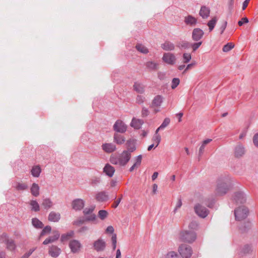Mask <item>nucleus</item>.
Returning a JSON list of instances; mask_svg holds the SVG:
<instances>
[{"label": "nucleus", "mask_w": 258, "mask_h": 258, "mask_svg": "<svg viewBox=\"0 0 258 258\" xmlns=\"http://www.w3.org/2000/svg\"><path fill=\"white\" fill-rule=\"evenodd\" d=\"M232 180L228 178L219 179L217 182L215 189V194L217 196H222L229 192L232 188Z\"/></svg>", "instance_id": "1"}, {"label": "nucleus", "mask_w": 258, "mask_h": 258, "mask_svg": "<svg viewBox=\"0 0 258 258\" xmlns=\"http://www.w3.org/2000/svg\"><path fill=\"white\" fill-rule=\"evenodd\" d=\"M131 157L132 155L129 152L124 150L117 155L111 156L110 161L113 164L125 166L130 160Z\"/></svg>", "instance_id": "2"}, {"label": "nucleus", "mask_w": 258, "mask_h": 258, "mask_svg": "<svg viewBox=\"0 0 258 258\" xmlns=\"http://www.w3.org/2000/svg\"><path fill=\"white\" fill-rule=\"evenodd\" d=\"M195 213L199 217L202 218H206L209 214V210L203 205L202 203H196L194 207Z\"/></svg>", "instance_id": "3"}, {"label": "nucleus", "mask_w": 258, "mask_h": 258, "mask_svg": "<svg viewBox=\"0 0 258 258\" xmlns=\"http://www.w3.org/2000/svg\"><path fill=\"white\" fill-rule=\"evenodd\" d=\"M178 238L181 241L191 243L195 240L196 234L194 232L184 230L179 233Z\"/></svg>", "instance_id": "4"}, {"label": "nucleus", "mask_w": 258, "mask_h": 258, "mask_svg": "<svg viewBox=\"0 0 258 258\" xmlns=\"http://www.w3.org/2000/svg\"><path fill=\"white\" fill-rule=\"evenodd\" d=\"M248 213L247 207L244 206H239L235 210V219L238 221L244 220L247 217Z\"/></svg>", "instance_id": "5"}, {"label": "nucleus", "mask_w": 258, "mask_h": 258, "mask_svg": "<svg viewBox=\"0 0 258 258\" xmlns=\"http://www.w3.org/2000/svg\"><path fill=\"white\" fill-rule=\"evenodd\" d=\"M178 251L183 258H189L192 253L191 247L187 244H181L178 248Z\"/></svg>", "instance_id": "6"}, {"label": "nucleus", "mask_w": 258, "mask_h": 258, "mask_svg": "<svg viewBox=\"0 0 258 258\" xmlns=\"http://www.w3.org/2000/svg\"><path fill=\"white\" fill-rule=\"evenodd\" d=\"M163 97L160 95L155 96L152 100L151 107L153 109L155 113L160 111V107L163 102Z\"/></svg>", "instance_id": "7"}, {"label": "nucleus", "mask_w": 258, "mask_h": 258, "mask_svg": "<svg viewBox=\"0 0 258 258\" xmlns=\"http://www.w3.org/2000/svg\"><path fill=\"white\" fill-rule=\"evenodd\" d=\"M162 60L164 62L172 66L176 63V58L174 53L165 52L163 55Z\"/></svg>", "instance_id": "8"}, {"label": "nucleus", "mask_w": 258, "mask_h": 258, "mask_svg": "<svg viewBox=\"0 0 258 258\" xmlns=\"http://www.w3.org/2000/svg\"><path fill=\"white\" fill-rule=\"evenodd\" d=\"M233 200L237 204H243L246 201V196L242 191H238L234 194Z\"/></svg>", "instance_id": "9"}, {"label": "nucleus", "mask_w": 258, "mask_h": 258, "mask_svg": "<svg viewBox=\"0 0 258 258\" xmlns=\"http://www.w3.org/2000/svg\"><path fill=\"white\" fill-rule=\"evenodd\" d=\"M69 247L73 253L79 252L81 248V243L77 240H72L70 241Z\"/></svg>", "instance_id": "10"}, {"label": "nucleus", "mask_w": 258, "mask_h": 258, "mask_svg": "<svg viewBox=\"0 0 258 258\" xmlns=\"http://www.w3.org/2000/svg\"><path fill=\"white\" fill-rule=\"evenodd\" d=\"M126 125L120 120H117L113 125L114 130L119 133H124L126 131Z\"/></svg>", "instance_id": "11"}, {"label": "nucleus", "mask_w": 258, "mask_h": 258, "mask_svg": "<svg viewBox=\"0 0 258 258\" xmlns=\"http://www.w3.org/2000/svg\"><path fill=\"white\" fill-rule=\"evenodd\" d=\"M106 247L105 242L102 239H98L93 243L94 249L97 251H101L104 250Z\"/></svg>", "instance_id": "12"}, {"label": "nucleus", "mask_w": 258, "mask_h": 258, "mask_svg": "<svg viewBox=\"0 0 258 258\" xmlns=\"http://www.w3.org/2000/svg\"><path fill=\"white\" fill-rule=\"evenodd\" d=\"M94 210V207L86 208L84 209L83 212L87 220L93 221L96 219V215L94 214H92Z\"/></svg>", "instance_id": "13"}, {"label": "nucleus", "mask_w": 258, "mask_h": 258, "mask_svg": "<svg viewBox=\"0 0 258 258\" xmlns=\"http://www.w3.org/2000/svg\"><path fill=\"white\" fill-rule=\"evenodd\" d=\"M85 205L84 201L80 199H77L72 202V207L75 210H82Z\"/></svg>", "instance_id": "14"}, {"label": "nucleus", "mask_w": 258, "mask_h": 258, "mask_svg": "<svg viewBox=\"0 0 258 258\" xmlns=\"http://www.w3.org/2000/svg\"><path fill=\"white\" fill-rule=\"evenodd\" d=\"M204 34V31L200 28H195L192 32V39L198 41L200 40Z\"/></svg>", "instance_id": "15"}, {"label": "nucleus", "mask_w": 258, "mask_h": 258, "mask_svg": "<svg viewBox=\"0 0 258 258\" xmlns=\"http://www.w3.org/2000/svg\"><path fill=\"white\" fill-rule=\"evenodd\" d=\"M102 149L107 153H111L116 150L115 146L112 143H104L101 146Z\"/></svg>", "instance_id": "16"}, {"label": "nucleus", "mask_w": 258, "mask_h": 258, "mask_svg": "<svg viewBox=\"0 0 258 258\" xmlns=\"http://www.w3.org/2000/svg\"><path fill=\"white\" fill-rule=\"evenodd\" d=\"M52 235L46 238L43 242L44 244H48L49 243L54 242L58 239L59 237V233L57 231H53L52 233Z\"/></svg>", "instance_id": "17"}, {"label": "nucleus", "mask_w": 258, "mask_h": 258, "mask_svg": "<svg viewBox=\"0 0 258 258\" xmlns=\"http://www.w3.org/2000/svg\"><path fill=\"white\" fill-rule=\"evenodd\" d=\"M245 153V150L244 146L241 144L237 145L234 151V156L236 158H240L242 157Z\"/></svg>", "instance_id": "18"}, {"label": "nucleus", "mask_w": 258, "mask_h": 258, "mask_svg": "<svg viewBox=\"0 0 258 258\" xmlns=\"http://www.w3.org/2000/svg\"><path fill=\"white\" fill-rule=\"evenodd\" d=\"M42 171L41 167L39 165H35L32 167V168L30 171V173L31 175L34 177H39L40 173Z\"/></svg>", "instance_id": "19"}, {"label": "nucleus", "mask_w": 258, "mask_h": 258, "mask_svg": "<svg viewBox=\"0 0 258 258\" xmlns=\"http://www.w3.org/2000/svg\"><path fill=\"white\" fill-rule=\"evenodd\" d=\"M142 160V156L139 155L136 157L133 161L134 164L130 168V171L131 172L133 171L135 169L138 168L141 165Z\"/></svg>", "instance_id": "20"}, {"label": "nucleus", "mask_w": 258, "mask_h": 258, "mask_svg": "<svg viewBox=\"0 0 258 258\" xmlns=\"http://www.w3.org/2000/svg\"><path fill=\"white\" fill-rule=\"evenodd\" d=\"M103 172L109 177H112L115 172V168L114 167L109 164H106L104 168Z\"/></svg>", "instance_id": "21"}, {"label": "nucleus", "mask_w": 258, "mask_h": 258, "mask_svg": "<svg viewBox=\"0 0 258 258\" xmlns=\"http://www.w3.org/2000/svg\"><path fill=\"white\" fill-rule=\"evenodd\" d=\"M108 199V195L104 191L99 192L95 196V199L100 202H106Z\"/></svg>", "instance_id": "22"}, {"label": "nucleus", "mask_w": 258, "mask_h": 258, "mask_svg": "<svg viewBox=\"0 0 258 258\" xmlns=\"http://www.w3.org/2000/svg\"><path fill=\"white\" fill-rule=\"evenodd\" d=\"M210 10L208 7L202 6L200 9L199 15L203 19H207L210 15Z\"/></svg>", "instance_id": "23"}, {"label": "nucleus", "mask_w": 258, "mask_h": 258, "mask_svg": "<svg viewBox=\"0 0 258 258\" xmlns=\"http://www.w3.org/2000/svg\"><path fill=\"white\" fill-rule=\"evenodd\" d=\"M40 187L37 183H33L30 187L31 194L35 197H38L40 194Z\"/></svg>", "instance_id": "24"}, {"label": "nucleus", "mask_w": 258, "mask_h": 258, "mask_svg": "<svg viewBox=\"0 0 258 258\" xmlns=\"http://www.w3.org/2000/svg\"><path fill=\"white\" fill-rule=\"evenodd\" d=\"M60 218V215L59 213H56L55 212H51L48 217V219L49 221L53 222H58Z\"/></svg>", "instance_id": "25"}, {"label": "nucleus", "mask_w": 258, "mask_h": 258, "mask_svg": "<svg viewBox=\"0 0 258 258\" xmlns=\"http://www.w3.org/2000/svg\"><path fill=\"white\" fill-rule=\"evenodd\" d=\"M126 148L127 149V151L129 152L131 154L132 152H134L136 150V140L133 139H130L127 141L126 142Z\"/></svg>", "instance_id": "26"}, {"label": "nucleus", "mask_w": 258, "mask_h": 258, "mask_svg": "<svg viewBox=\"0 0 258 258\" xmlns=\"http://www.w3.org/2000/svg\"><path fill=\"white\" fill-rule=\"evenodd\" d=\"M161 48L166 51H172L175 48V45L170 41H165L161 44Z\"/></svg>", "instance_id": "27"}, {"label": "nucleus", "mask_w": 258, "mask_h": 258, "mask_svg": "<svg viewBox=\"0 0 258 258\" xmlns=\"http://www.w3.org/2000/svg\"><path fill=\"white\" fill-rule=\"evenodd\" d=\"M41 205L44 209H48L53 206V204L50 199L46 198L43 200Z\"/></svg>", "instance_id": "28"}, {"label": "nucleus", "mask_w": 258, "mask_h": 258, "mask_svg": "<svg viewBox=\"0 0 258 258\" xmlns=\"http://www.w3.org/2000/svg\"><path fill=\"white\" fill-rule=\"evenodd\" d=\"M143 123V121L142 120L134 118L132 120L131 125L135 129H139Z\"/></svg>", "instance_id": "29"}, {"label": "nucleus", "mask_w": 258, "mask_h": 258, "mask_svg": "<svg viewBox=\"0 0 258 258\" xmlns=\"http://www.w3.org/2000/svg\"><path fill=\"white\" fill-rule=\"evenodd\" d=\"M212 141V139H208L203 141L202 143L201 146L199 148V155L200 156H202L204 152L206 146L209 144Z\"/></svg>", "instance_id": "30"}, {"label": "nucleus", "mask_w": 258, "mask_h": 258, "mask_svg": "<svg viewBox=\"0 0 258 258\" xmlns=\"http://www.w3.org/2000/svg\"><path fill=\"white\" fill-rule=\"evenodd\" d=\"M218 21L217 17L215 16L211 18V19L208 22L207 26L209 27V31H212L215 27Z\"/></svg>", "instance_id": "31"}, {"label": "nucleus", "mask_w": 258, "mask_h": 258, "mask_svg": "<svg viewBox=\"0 0 258 258\" xmlns=\"http://www.w3.org/2000/svg\"><path fill=\"white\" fill-rule=\"evenodd\" d=\"M60 252V249L56 246L50 247L49 253L52 257H56L58 255Z\"/></svg>", "instance_id": "32"}, {"label": "nucleus", "mask_w": 258, "mask_h": 258, "mask_svg": "<svg viewBox=\"0 0 258 258\" xmlns=\"http://www.w3.org/2000/svg\"><path fill=\"white\" fill-rule=\"evenodd\" d=\"M134 90L139 93H143L144 91V85L139 82H136L134 86Z\"/></svg>", "instance_id": "33"}, {"label": "nucleus", "mask_w": 258, "mask_h": 258, "mask_svg": "<svg viewBox=\"0 0 258 258\" xmlns=\"http://www.w3.org/2000/svg\"><path fill=\"white\" fill-rule=\"evenodd\" d=\"M114 141L117 144H122L125 142V138L122 135L115 134L114 135Z\"/></svg>", "instance_id": "34"}, {"label": "nucleus", "mask_w": 258, "mask_h": 258, "mask_svg": "<svg viewBox=\"0 0 258 258\" xmlns=\"http://www.w3.org/2000/svg\"><path fill=\"white\" fill-rule=\"evenodd\" d=\"M184 21L187 25H193L197 23V20L191 16H188L185 17Z\"/></svg>", "instance_id": "35"}, {"label": "nucleus", "mask_w": 258, "mask_h": 258, "mask_svg": "<svg viewBox=\"0 0 258 258\" xmlns=\"http://www.w3.org/2000/svg\"><path fill=\"white\" fill-rule=\"evenodd\" d=\"M31 207V209L35 212H38L40 210V206L36 200H31L29 203Z\"/></svg>", "instance_id": "36"}, {"label": "nucleus", "mask_w": 258, "mask_h": 258, "mask_svg": "<svg viewBox=\"0 0 258 258\" xmlns=\"http://www.w3.org/2000/svg\"><path fill=\"white\" fill-rule=\"evenodd\" d=\"M159 131H157V129L155 132V134L153 137L152 140L155 143V148H156L159 144L161 141V136L158 134Z\"/></svg>", "instance_id": "37"}, {"label": "nucleus", "mask_w": 258, "mask_h": 258, "mask_svg": "<svg viewBox=\"0 0 258 258\" xmlns=\"http://www.w3.org/2000/svg\"><path fill=\"white\" fill-rule=\"evenodd\" d=\"M8 249L13 251L15 249L16 245L14 240L11 238L6 244Z\"/></svg>", "instance_id": "38"}, {"label": "nucleus", "mask_w": 258, "mask_h": 258, "mask_svg": "<svg viewBox=\"0 0 258 258\" xmlns=\"http://www.w3.org/2000/svg\"><path fill=\"white\" fill-rule=\"evenodd\" d=\"M15 188L18 190H24L27 188V185L25 183L19 182L16 183Z\"/></svg>", "instance_id": "39"}, {"label": "nucleus", "mask_w": 258, "mask_h": 258, "mask_svg": "<svg viewBox=\"0 0 258 258\" xmlns=\"http://www.w3.org/2000/svg\"><path fill=\"white\" fill-rule=\"evenodd\" d=\"M32 224L33 226L36 228H41L43 226V223L38 219L35 218L32 219Z\"/></svg>", "instance_id": "40"}, {"label": "nucleus", "mask_w": 258, "mask_h": 258, "mask_svg": "<svg viewBox=\"0 0 258 258\" xmlns=\"http://www.w3.org/2000/svg\"><path fill=\"white\" fill-rule=\"evenodd\" d=\"M74 234V232L71 231L66 234H62L61 236V241L63 242L70 239L73 236Z\"/></svg>", "instance_id": "41"}, {"label": "nucleus", "mask_w": 258, "mask_h": 258, "mask_svg": "<svg viewBox=\"0 0 258 258\" xmlns=\"http://www.w3.org/2000/svg\"><path fill=\"white\" fill-rule=\"evenodd\" d=\"M108 216V213L105 210H100L98 212V217L101 220H104L107 218Z\"/></svg>", "instance_id": "42"}, {"label": "nucleus", "mask_w": 258, "mask_h": 258, "mask_svg": "<svg viewBox=\"0 0 258 258\" xmlns=\"http://www.w3.org/2000/svg\"><path fill=\"white\" fill-rule=\"evenodd\" d=\"M136 48L138 51L143 53H147L148 52V49L144 45L142 44H137L136 46Z\"/></svg>", "instance_id": "43"}, {"label": "nucleus", "mask_w": 258, "mask_h": 258, "mask_svg": "<svg viewBox=\"0 0 258 258\" xmlns=\"http://www.w3.org/2000/svg\"><path fill=\"white\" fill-rule=\"evenodd\" d=\"M170 122V119L169 118H168V117L165 118L164 119L161 125L157 128V131H159V130H163L164 128H165L166 126H167L169 124Z\"/></svg>", "instance_id": "44"}, {"label": "nucleus", "mask_w": 258, "mask_h": 258, "mask_svg": "<svg viewBox=\"0 0 258 258\" xmlns=\"http://www.w3.org/2000/svg\"><path fill=\"white\" fill-rule=\"evenodd\" d=\"M234 47V44L233 43H228L223 47L222 50L224 52H227L233 49Z\"/></svg>", "instance_id": "45"}, {"label": "nucleus", "mask_w": 258, "mask_h": 258, "mask_svg": "<svg viewBox=\"0 0 258 258\" xmlns=\"http://www.w3.org/2000/svg\"><path fill=\"white\" fill-rule=\"evenodd\" d=\"M10 239V238L6 233H3L0 236V242L1 243L6 244Z\"/></svg>", "instance_id": "46"}, {"label": "nucleus", "mask_w": 258, "mask_h": 258, "mask_svg": "<svg viewBox=\"0 0 258 258\" xmlns=\"http://www.w3.org/2000/svg\"><path fill=\"white\" fill-rule=\"evenodd\" d=\"M191 58V54L189 53H184L183 54V62L184 63H187Z\"/></svg>", "instance_id": "47"}, {"label": "nucleus", "mask_w": 258, "mask_h": 258, "mask_svg": "<svg viewBox=\"0 0 258 258\" xmlns=\"http://www.w3.org/2000/svg\"><path fill=\"white\" fill-rule=\"evenodd\" d=\"M51 230V228L49 226H46L44 228V229L41 231V233L40 234L41 236H43L46 234H47L50 232Z\"/></svg>", "instance_id": "48"}, {"label": "nucleus", "mask_w": 258, "mask_h": 258, "mask_svg": "<svg viewBox=\"0 0 258 258\" xmlns=\"http://www.w3.org/2000/svg\"><path fill=\"white\" fill-rule=\"evenodd\" d=\"M180 80L178 78H174L172 81L171 88L172 89H175L179 84Z\"/></svg>", "instance_id": "49"}, {"label": "nucleus", "mask_w": 258, "mask_h": 258, "mask_svg": "<svg viewBox=\"0 0 258 258\" xmlns=\"http://www.w3.org/2000/svg\"><path fill=\"white\" fill-rule=\"evenodd\" d=\"M167 258H180L174 251L169 252L166 255Z\"/></svg>", "instance_id": "50"}, {"label": "nucleus", "mask_w": 258, "mask_h": 258, "mask_svg": "<svg viewBox=\"0 0 258 258\" xmlns=\"http://www.w3.org/2000/svg\"><path fill=\"white\" fill-rule=\"evenodd\" d=\"M147 66L151 70H156L157 69L158 64L154 62H149L148 63Z\"/></svg>", "instance_id": "51"}, {"label": "nucleus", "mask_w": 258, "mask_h": 258, "mask_svg": "<svg viewBox=\"0 0 258 258\" xmlns=\"http://www.w3.org/2000/svg\"><path fill=\"white\" fill-rule=\"evenodd\" d=\"M252 142L254 146L258 148V133L254 135L252 138Z\"/></svg>", "instance_id": "52"}, {"label": "nucleus", "mask_w": 258, "mask_h": 258, "mask_svg": "<svg viewBox=\"0 0 258 258\" xmlns=\"http://www.w3.org/2000/svg\"><path fill=\"white\" fill-rule=\"evenodd\" d=\"M118 184V181L116 179H111L109 182V185L111 188L116 187Z\"/></svg>", "instance_id": "53"}, {"label": "nucleus", "mask_w": 258, "mask_h": 258, "mask_svg": "<svg viewBox=\"0 0 258 258\" xmlns=\"http://www.w3.org/2000/svg\"><path fill=\"white\" fill-rule=\"evenodd\" d=\"M202 42H199L197 43H194L191 45V48L192 49L193 51H196L202 44Z\"/></svg>", "instance_id": "54"}, {"label": "nucleus", "mask_w": 258, "mask_h": 258, "mask_svg": "<svg viewBox=\"0 0 258 258\" xmlns=\"http://www.w3.org/2000/svg\"><path fill=\"white\" fill-rule=\"evenodd\" d=\"M114 229L113 226H109L105 229V232L106 234H112L114 232Z\"/></svg>", "instance_id": "55"}, {"label": "nucleus", "mask_w": 258, "mask_h": 258, "mask_svg": "<svg viewBox=\"0 0 258 258\" xmlns=\"http://www.w3.org/2000/svg\"><path fill=\"white\" fill-rule=\"evenodd\" d=\"M111 241L113 245V249H115L116 248V234H113L111 237Z\"/></svg>", "instance_id": "56"}, {"label": "nucleus", "mask_w": 258, "mask_h": 258, "mask_svg": "<svg viewBox=\"0 0 258 258\" xmlns=\"http://www.w3.org/2000/svg\"><path fill=\"white\" fill-rule=\"evenodd\" d=\"M248 22V20L247 18L244 17L241 19L240 21L238 22V24L239 26H241L244 24H246Z\"/></svg>", "instance_id": "57"}, {"label": "nucleus", "mask_w": 258, "mask_h": 258, "mask_svg": "<svg viewBox=\"0 0 258 258\" xmlns=\"http://www.w3.org/2000/svg\"><path fill=\"white\" fill-rule=\"evenodd\" d=\"M198 226V223L196 221H192L189 224V228L194 229L197 228Z\"/></svg>", "instance_id": "58"}, {"label": "nucleus", "mask_w": 258, "mask_h": 258, "mask_svg": "<svg viewBox=\"0 0 258 258\" xmlns=\"http://www.w3.org/2000/svg\"><path fill=\"white\" fill-rule=\"evenodd\" d=\"M182 206V201L180 199H178L177 202H176V206H175V210H177L179 208H180Z\"/></svg>", "instance_id": "59"}, {"label": "nucleus", "mask_w": 258, "mask_h": 258, "mask_svg": "<svg viewBox=\"0 0 258 258\" xmlns=\"http://www.w3.org/2000/svg\"><path fill=\"white\" fill-rule=\"evenodd\" d=\"M121 201V199H118L116 200L113 204L112 207L114 208H116L119 205Z\"/></svg>", "instance_id": "60"}, {"label": "nucleus", "mask_w": 258, "mask_h": 258, "mask_svg": "<svg viewBox=\"0 0 258 258\" xmlns=\"http://www.w3.org/2000/svg\"><path fill=\"white\" fill-rule=\"evenodd\" d=\"M249 1H250V0H245L243 3V4H242V10H244L246 8V7H247V6L249 3Z\"/></svg>", "instance_id": "61"}, {"label": "nucleus", "mask_w": 258, "mask_h": 258, "mask_svg": "<svg viewBox=\"0 0 258 258\" xmlns=\"http://www.w3.org/2000/svg\"><path fill=\"white\" fill-rule=\"evenodd\" d=\"M149 111L146 108H143L142 111V114L143 116H146L148 115Z\"/></svg>", "instance_id": "62"}, {"label": "nucleus", "mask_w": 258, "mask_h": 258, "mask_svg": "<svg viewBox=\"0 0 258 258\" xmlns=\"http://www.w3.org/2000/svg\"><path fill=\"white\" fill-rule=\"evenodd\" d=\"M137 101L139 103H141L144 102V98L141 96H138L137 98Z\"/></svg>", "instance_id": "63"}, {"label": "nucleus", "mask_w": 258, "mask_h": 258, "mask_svg": "<svg viewBox=\"0 0 258 258\" xmlns=\"http://www.w3.org/2000/svg\"><path fill=\"white\" fill-rule=\"evenodd\" d=\"M158 186L156 184H154L152 186L153 193L155 194L157 190Z\"/></svg>", "instance_id": "64"}]
</instances>
